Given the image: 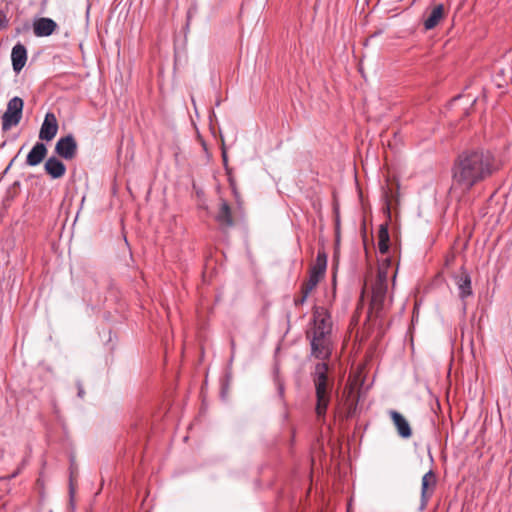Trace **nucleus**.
<instances>
[{
  "label": "nucleus",
  "mask_w": 512,
  "mask_h": 512,
  "mask_svg": "<svg viewBox=\"0 0 512 512\" xmlns=\"http://www.w3.org/2000/svg\"><path fill=\"white\" fill-rule=\"evenodd\" d=\"M498 170L499 162L492 151L482 147L466 149L458 154L451 167L450 190L467 193Z\"/></svg>",
  "instance_id": "f257e3e1"
},
{
  "label": "nucleus",
  "mask_w": 512,
  "mask_h": 512,
  "mask_svg": "<svg viewBox=\"0 0 512 512\" xmlns=\"http://www.w3.org/2000/svg\"><path fill=\"white\" fill-rule=\"evenodd\" d=\"M306 337L310 341L311 356L326 362L333 352L332 321L329 311L316 306L312 313V327L307 330Z\"/></svg>",
  "instance_id": "f03ea898"
},
{
  "label": "nucleus",
  "mask_w": 512,
  "mask_h": 512,
  "mask_svg": "<svg viewBox=\"0 0 512 512\" xmlns=\"http://www.w3.org/2000/svg\"><path fill=\"white\" fill-rule=\"evenodd\" d=\"M329 365L326 362H318L311 373L315 387L316 407L318 418H324L331 400V391L334 380L328 375Z\"/></svg>",
  "instance_id": "7ed1b4c3"
},
{
  "label": "nucleus",
  "mask_w": 512,
  "mask_h": 512,
  "mask_svg": "<svg viewBox=\"0 0 512 512\" xmlns=\"http://www.w3.org/2000/svg\"><path fill=\"white\" fill-rule=\"evenodd\" d=\"M327 268V255L324 251H318L315 262L309 269V277L301 286L312 291L316 288L321 279L324 278Z\"/></svg>",
  "instance_id": "20e7f679"
},
{
  "label": "nucleus",
  "mask_w": 512,
  "mask_h": 512,
  "mask_svg": "<svg viewBox=\"0 0 512 512\" xmlns=\"http://www.w3.org/2000/svg\"><path fill=\"white\" fill-rule=\"evenodd\" d=\"M24 102L23 100L15 96L9 100L7 109L2 115V130L8 131L11 127L19 124L22 118Z\"/></svg>",
  "instance_id": "39448f33"
},
{
  "label": "nucleus",
  "mask_w": 512,
  "mask_h": 512,
  "mask_svg": "<svg viewBox=\"0 0 512 512\" xmlns=\"http://www.w3.org/2000/svg\"><path fill=\"white\" fill-rule=\"evenodd\" d=\"M457 288L458 295L463 303V309H466V299L473 295L471 276L467 269L462 266L459 273L452 276Z\"/></svg>",
  "instance_id": "423d86ee"
},
{
  "label": "nucleus",
  "mask_w": 512,
  "mask_h": 512,
  "mask_svg": "<svg viewBox=\"0 0 512 512\" xmlns=\"http://www.w3.org/2000/svg\"><path fill=\"white\" fill-rule=\"evenodd\" d=\"M78 145L75 137L68 134L58 139L55 145V153L66 160H72L77 155Z\"/></svg>",
  "instance_id": "0eeeda50"
},
{
  "label": "nucleus",
  "mask_w": 512,
  "mask_h": 512,
  "mask_svg": "<svg viewBox=\"0 0 512 512\" xmlns=\"http://www.w3.org/2000/svg\"><path fill=\"white\" fill-rule=\"evenodd\" d=\"M58 121L54 113L48 112L39 131V139L41 141H51L58 132Z\"/></svg>",
  "instance_id": "6e6552de"
},
{
  "label": "nucleus",
  "mask_w": 512,
  "mask_h": 512,
  "mask_svg": "<svg viewBox=\"0 0 512 512\" xmlns=\"http://www.w3.org/2000/svg\"><path fill=\"white\" fill-rule=\"evenodd\" d=\"M437 485V477L433 470L426 472L421 481V503L427 505L434 494Z\"/></svg>",
  "instance_id": "1a4fd4ad"
},
{
  "label": "nucleus",
  "mask_w": 512,
  "mask_h": 512,
  "mask_svg": "<svg viewBox=\"0 0 512 512\" xmlns=\"http://www.w3.org/2000/svg\"><path fill=\"white\" fill-rule=\"evenodd\" d=\"M56 28L57 23L51 18L42 17L33 23V32L37 37H48L55 32Z\"/></svg>",
  "instance_id": "9d476101"
},
{
  "label": "nucleus",
  "mask_w": 512,
  "mask_h": 512,
  "mask_svg": "<svg viewBox=\"0 0 512 512\" xmlns=\"http://www.w3.org/2000/svg\"><path fill=\"white\" fill-rule=\"evenodd\" d=\"M215 221L224 228L234 226L231 206L224 199H220L219 210L215 216Z\"/></svg>",
  "instance_id": "9b49d317"
},
{
  "label": "nucleus",
  "mask_w": 512,
  "mask_h": 512,
  "mask_svg": "<svg viewBox=\"0 0 512 512\" xmlns=\"http://www.w3.org/2000/svg\"><path fill=\"white\" fill-rule=\"evenodd\" d=\"M45 172L53 179H59L66 173L65 164L55 156L49 157L44 164Z\"/></svg>",
  "instance_id": "f8f14e48"
},
{
  "label": "nucleus",
  "mask_w": 512,
  "mask_h": 512,
  "mask_svg": "<svg viewBox=\"0 0 512 512\" xmlns=\"http://www.w3.org/2000/svg\"><path fill=\"white\" fill-rule=\"evenodd\" d=\"M11 61L13 70L16 73H19L24 68L27 61V49L23 44L17 43L12 48Z\"/></svg>",
  "instance_id": "ddd939ff"
},
{
  "label": "nucleus",
  "mask_w": 512,
  "mask_h": 512,
  "mask_svg": "<svg viewBox=\"0 0 512 512\" xmlns=\"http://www.w3.org/2000/svg\"><path fill=\"white\" fill-rule=\"evenodd\" d=\"M48 150L43 142H36L26 157V164L28 166L39 165L47 156Z\"/></svg>",
  "instance_id": "4468645a"
},
{
  "label": "nucleus",
  "mask_w": 512,
  "mask_h": 512,
  "mask_svg": "<svg viewBox=\"0 0 512 512\" xmlns=\"http://www.w3.org/2000/svg\"><path fill=\"white\" fill-rule=\"evenodd\" d=\"M390 417L397 429L398 435L404 439L410 438L412 430L406 418L395 410L390 411Z\"/></svg>",
  "instance_id": "2eb2a0df"
},
{
  "label": "nucleus",
  "mask_w": 512,
  "mask_h": 512,
  "mask_svg": "<svg viewBox=\"0 0 512 512\" xmlns=\"http://www.w3.org/2000/svg\"><path fill=\"white\" fill-rule=\"evenodd\" d=\"M387 284L375 283L372 286V297H371V306L377 310L382 309L386 293H387Z\"/></svg>",
  "instance_id": "dca6fc26"
},
{
  "label": "nucleus",
  "mask_w": 512,
  "mask_h": 512,
  "mask_svg": "<svg viewBox=\"0 0 512 512\" xmlns=\"http://www.w3.org/2000/svg\"><path fill=\"white\" fill-rule=\"evenodd\" d=\"M444 17V5H435L429 12L427 18L424 20V27L426 30L435 28L440 20Z\"/></svg>",
  "instance_id": "f3484780"
},
{
  "label": "nucleus",
  "mask_w": 512,
  "mask_h": 512,
  "mask_svg": "<svg viewBox=\"0 0 512 512\" xmlns=\"http://www.w3.org/2000/svg\"><path fill=\"white\" fill-rule=\"evenodd\" d=\"M378 249L379 252L383 255L387 254L389 251L390 245V235L388 231V222L382 223L379 226L378 233Z\"/></svg>",
  "instance_id": "a211bd4d"
},
{
  "label": "nucleus",
  "mask_w": 512,
  "mask_h": 512,
  "mask_svg": "<svg viewBox=\"0 0 512 512\" xmlns=\"http://www.w3.org/2000/svg\"><path fill=\"white\" fill-rule=\"evenodd\" d=\"M310 293H311L310 290H308L307 288L301 286V289H300V294L301 295L299 297H295L294 298V305L296 307L302 306L306 302V300H307V298H308Z\"/></svg>",
  "instance_id": "6ab92c4d"
},
{
  "label": "nucleus",
  "mask_w": 512,
  "mask_h": 512,
  "mask_svg": "<svg viewBox=\"0 0 512 512\" xmlns=\"http://www.w3.org/2000/svg\"><path fill=\"white\" fill-rule=\"evenodd\" d=\"M388 270L383 265H379L375 283L387 284Z\"/></svg>",
  "instance_id": "aec40b11"
},
{
  "label": "nucleus",
  "mask_w": 512,
  "mask_h": 512,
  "mask_svg": "<svg viewBox=\"0 0 512 512\" xmlns=\"http://www.w3.org/2000/svg\"><path fill=\"white\" fill-rule=\"evenodd\" d=\"M227 175H228V181H229V185H230V188L232 190V193H233L237 203H240V196H239V192L237 190L236 181L233 178L231 173H229Z\"/></svg>",
  "instance_id": "412c9836"
},
{
  "label": "nucleus",
  "mask_w": 512,
  "mask_h": 512,
  "mask_svg": "<svg viewBox=\"0 0 512 512\" xmlns=\"http://www.w3.org/2000/svg\"><path fill=\"white\" fill-rule=\"evenodd\" d=\"M222 160H223V164H224L226 173L227 174L231 173V169L228 167V158H227V153L225 150L222 151Z\"/></svg>",
  "instance_id": "4be33fe9"
},
{
  "label": "nucleus",
  "mask_w": 512,
  "mask_h": 512,
  "mask_svg": "<svg viewBox=\"0 0 512 512\" xmlns=\"http://www.w3.org/2000/svg\"><path fill=\"white\" fill-rule=\"evenodd\" d=\"M391 259L388 257L386 259L383 260V262L380 264V265H383L384 268H386L387 270L389 269V267L391 266Z\"/></svg>",
  "instance_id": "5701e85b"
},
{
  "label": "nucleus",
  "mask_w": 512,
  "mask_h": 512,
  "mask_svg": "<svg viewBox=\"0 0 512 512\" xmlns=\"http://www.w3.org/2000/svg\"><path fill=\"white\" fill-rule=\"evenodd\" d=\"M7 26V21L3 15L0 14V30Z\"/></svg>",
  "instance_id": "b1692460"
},
{
  "label": "nucleus",
  "mask_w": 512,
  "mask_h": 512,
  "mask_svg": "<svg viewBox=\"0 0 512 512\" xmlns=\"http://www.w3.org/2000/svg\"><path fill=\"white\" fill-rule=\"evenodd\" d=\"M277 385H278V393H279L280 397H283L284 385L280 381H278Z\"/></svg>",
  "instance_id": "393cba45"
},
{
  "label": "nucleus",
  "mask_w": 512,
  "mask_h": 512,
  "mask_svg": "<svg viewBox=\"0 0 512 512\" xmlns=\"http://www.w3.org/2000/svg\"><path fill=\"white\" fill-rule=\"evenodd\" d=\"M84 395H85L84 388H83V386L80 383H78V396L80 398H83Z\"/></svg>",
  "instance_id": "a878e982"
}]
</instances>
